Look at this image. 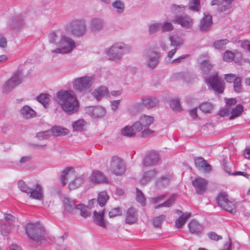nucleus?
I'll use <instances>...</instances> for the list:
<instances>
[{
	"instance_id": "1",
	"label": "nucleus",
	"mask_w": 250,
	"mask_h": 250,
	"mask_svg": "<svg viewBox=\"0 0 250 250\" xmlns=\"http://www.w3.org/2000/svg\"><path fill=\"white\" fill-rule=\"evenodd\" d=\"M49 42L55 44L57 48L52 50V53L68 54L75 47V42L70 37L62 35L59 31H51L48 35Z\"/></svg>"
},
{
	"instance_id": "2",
	"label": "nucleus",
	"mask_w": 250,
	"mask_h": 250,
	"mask_svg": "<svg viewBox=\"0 0 250 250\" xmlns=\"http://www.w3.org/2000/svg\"><path fill=\"white\" fill-rule=\"evenodd\" d=\"M56 97L62 109L68 115L78 111L79 103L72 90H61L57 93Z\"/></svg>"
},
{
	"instance_id": "3",
	"label": "nucleus",
	"mask_w": 250,
	"mask_h": 250,
	"mask_svg": "<svg viewBox=\"0 0 250 250\" xmlns=\"http://www.w3.org/2000/svg\"><path fill=\"white\" fill-rule=\"evenodd\" d=\"M131 50V47L127 44L119 42L113 44L105 50V53L109 60L118 62L121 60L123 56Z\"/></svg>"
},
{
	"instance_id": "4",
	"label": "nucleus",
	"mask_w": 250,
	"mask_h": 250,
	"mask_svg": "<svg viewBox=\"0 0 250 250\" xmlns=\"http://www.w3.org/2000/svg\"><path fill=\"white\" fill-rule=\"evenodd\" d=\"M25 229L28 237L37 243H41L44 240L45 231L44 228L39 223H29L26 225Z\"/></svg>"
},
{
	"instance_id": "5",
	"label": "nucleus",
	"mask_w": 250,
	"mask_h": 250,
	"mask_svg": "<svg viewBox=\"0 0 250 250\" xmlns=\"http://www.w3.org/2000/svg\"><path fill=\"white\" fill-rule=\"evenodd\" d=\"M65 30L74 36L81 37L86 33V25L84 20L76 19L66 25Z\"/></svg>"
},
{
	"instance_id": "6",
	"label": "nucleus",
	"mask_w": 250,
	"mask_h": 250,
	"mask_svg": "<svg viewBox=\"0 0 250 250\" xmlns=\"http://www.w3.org/2000/svg\"><path fill=\"white\" fill-rule=\"evenodd\" d=\"M18 186L19 189L22 192L30 194V198L42 200L43 199V192L42 187L36 184L35 188H30L22 180H20L18 183Z\"/></svg>"
},
{
	"instance_id": "7",
	"label": "nucleus",
	"mask_w": 250,
	"mask_h": 250,
	"mask_svg": "<svg viewBox=\"0 0 250 250\" xmlns=\"http://www.w3.org/2000/svg\"><path fill=\"white\" fill-rule=\"evenodd\" d=\"M95 81L94 76L77 78L74 79L73 84L74 88L77 91L83 92L87 91Z\"/></svg>"
},
{
	"instance_id": "8",
	"label": "nucleus",
	"mask_w": 250,
	"mask_h": 250,
	"mask_svg": "<svg viewBox=\"0 0 250 250\" xmlns=\"http://www.w3.org/2000/svg\"><path fill=\"white\" fill-rule=\"evenodd\" d=\"M219 207L223 209L234 215L236 213V203L234 201L229 200L227 194L224 192L220 193L216 199Z\"/></svg>"
},
{
	"instance_id": "9",
	"label": "nucleus",
	"mask_w": 250,
	"mask_h": 250,
	"mask_svg": "<svg viewBox=\"0 0 250 250\" xmlns=\"http://www.w3.org/2000/svg\"><path fill=\"white\" fill-rule=\"evenodd\" d=\"M206 82L216 93L222 94L224 92L225 87L224 82L218 77L217 73L207 76Z\"/></svg>"
},
{
	"instance_id": "10",
	"label": "nucleus",
	"mask_w": 250,
	"mask_h": 250,
	"mask_svg": "<svg viewBox=\"0 0 250 250\" xmlns=\"http://www.w3.org/2000/svg\"><path fill=\"white\" fill-rule=\"evenodd\" d=\"M22 79L23 75L21 71L15 72L13 76L3 84L2 87V92L4 93L10 92L13 88L22 83Z\"/></svg>"
},
{
	"instance_id": "11",
	"label": "nucleus",
	"mask_w": 250,
	"mask_h": 250,
	"mask_svg": "<svg viewBox=\"0 0 250 250\" xmlns=\"http://www.w3.org/2000/svg\"><path fill=\"white\" fill-rule=\"evenodd\" d=\"M159 104V100L155 97L152 96L143 97L141 103H137L133 105L134 109L140 111L144 107L150 109L156 106Z\"/></svg>"
},
{
	"instance_id": "12",
	"label": "nucleus",
	"mask_w": 250,
	"mask_h": 250,
	"mask_svg": "<svg viewBox=\"0 0 250 250\" xmlns=\"http://www.w3.org/2000/svg\"><path fill=\"white\" fill-rule=\"evenodd\" d=\"M165 197V195H162L151 198L150 199V202L155 205L154 207L155 209H159L163 207L169 208L174 204L176 200V196L175 195H172L167 200L161 203L163 201Z\"/></svg>"
},
{
	"instance_id": "13",
	"label": "nucleus",
	"mask_w": 250,
	"mask_h": 250,
	"mask_svg": "<svg viewBox=\"0 0 250 250\" xmlns=\"http://www.w3.org/2000/svg\"><path fill=\"white\" fill-rule=\"evenodd\" d=\"M109 169L112 173L116 175L123 174L125 171L124 161L117 156L112 157L111 160Z\"/></svg>"
},
{
	"instance_id": "14",
	"label": "nucleus",
	"mask_w": 250,
	"mask_h": 250,
	"mask_svg": "<svg viewBox=\"0 0 250 250\" xmlns=\"http://www.w3.org/2000/svg\"><path fill=\"white\" fill-rule=\"evenodd\" d=\"M144 58L146 66L152 69H154L159 62V54L151 50L146 51Z\"/></svg>"
},
{
	"instance_id": "15",
	"label": "nucleus",
	"mask_w": 250,
	"mask_h": 250,
	"mask_svg": "<svg viewBox=\"0 0 250 250\" xmlns=\"http://www.w3.org/2000/svg\"><path fill=\"white\" fill-rule=\"evenodd\" d=\"M85 111L93 119L101 118L104 117L106 113L104 108L100 106L86 107L85 108Z\"/></svg>"
},
{
	"instance_id": "16",
	"label": "nucleus",
	"mask_w": 250,
	"mask_h": 250,
	"mask_svg": "<svg viewBox=\"0 0 250 250\" xmlns=\"http://www.w3.org/2000/svg\"><path fill=\"white\" fill-rule=\"evenodd\" d=\"M173 22L181 25L183 27L189 29L193 23V20L188 15L176 16L173 19Z\"/></svg>"
},
{
	"instance_id": "17",
	"label": "nucleus",
	"mask_w": 250,
	"mask_h": 250,
	"mask_svg": "<svg viewBox=\"0 0 250 250\" xmlns=\"http://www.w3.org/2000/svg\"><path fill=\"white\" fill-rule=\"evenodd\" d=\"M192 183L199 195H202L207 189V181L201 177H196L192 181Z\"/></svg>"
},
{
	"instance_id": "18",
	"label": "nucleus",
	"mask_w": 250,
	"mask_h": 250,
	"mask_svg": "<svg viewBox=\"0 0 250 250\" xmlns=\"http://www.w3.org/2000/svg\"><path fill=\"white\" fill-rule=\"evenodd\" d=\"M89 27L91 32L99 33L104 29V21L100 18H94L91 20Z\"/></svg>"
},
{
	"instance_id": "19",
	"label": "nucleus",
	"mask_w": 250,
	"mask_h": 250,
	"mask_svg": "<svg viewBox=\"0 0 250 250\" xmlns=\"http://www.w3.org/2000/svg\"><path fill=\"white\" fill-rule=\"evenodd\" d=\"M160 160L159 153L155 151L150 152L143 160L144 166H153L158 163Z\"/></svg>"
},
{
	"instance_id": "20",
	"label": "nucleus",
	"mask_w": 250,
	"mask_h": 250,
	"mask_svg": "<svg viewBox=\"0 0 250 250\" xmlns=\"http://www.w3.org/2000/svg\"><path fill=\"white\" fill-rule=\"evenodd\" d=\"M139 123H134L131 126H126L121 129V133L123 136L131 137L139 132Z\"/></svg>"
},
{
	"instance_id": "21",
	"label": "nucleus",
	"mask_w": 250,
	"mask_h": 250,
	"mask_svg": "<svg viewBox=\"0 0 250 250\" xmlns=\"http://www.w3.org/2000/svg\"><path fill=\"white\" fill-rule=\"evenodd\" d=\"M212 24V16L208 14L204 13V17L200 21L199 27L202 31L209 30Z\"/></svg>"
},
{
	"instance_id": "22",
	"label": "nucleus",
	"mask_w": 250,
	"mask_h": 250,
	"mask_svg": "<svg viewBox=\"0 0 250 250\" xmlns=\"http://www.w3.org/2000/svg\"><path fill=\"white\" fill-rule=\"evenodd\" d=\"M23 18L21 15H18L12 17L9 21V27L14 30H17L22 26Z\"/></svg>"
},
{
	"instance_id": "23",
	"label": "nucleus",
	"mask_w": 250,
	"mask_h": 250,
	"mask_svg": "<svg viewBox=\"0 0 250 250\" xmlns=\"http://www.w3.org/2000/svg\"><path fill=\"white\" fill-rule=\"evenodd\" d=\"M104 209L97 212L95 210L93 212V219L94 223L102 228H106V222L104 219Z\"/></svg>"
},
{
	"instance_id": "24",
	"label": "nucleus",
	"mask_w": 250,
	"mask_h": 250,
	"mask_svg": "<svg viewBox=\"0 0 250 250\" xmlns=\"http://www.w3.org/2000/svg\"><path fill=\"white\" fill-rule=\"evenodd\" d=\"M154 122V118L151 116L143 115L140 117L138 121L135 123H139L138 127L140 128L139 131L142 130L144 127H148Z\"/></svg>"
},
{
	"instance_id": "25",
	"label": "nucleus",
	"mask_w": 250,
	"mask_h": 250,
	"mask_svg": "<svg viewBox=\"0 0 250 250\" xmlns=\"http://www.w3.org/2000/svg\"><path fill=\"white\" fill-rule=\"evenodd\" d=\"M138 219L137 211L132 207L129 208L126 213L125 223L127 224H132L135 223Z\"/></svg>"
},
{
	"instance_id": "26",
	"label": "nucleus",
	"mask_w": 250,
	"mask_h": 250,
	"mask_svg": "<svg viewBox=\"0 0 250 250\" xmlns=\"http://www.w3.org/2000/svg\"><path fill=\"white\" fill-rule=\"evenodd\" d=\"M196 167L200 170L208 172L211 170V167L207 161L202 157H198L194 159Z\"/></svg>"
},
{
	"instance_id": "27",
	"label": "nucleus",
	"mask_w": 250,
	"mask_h": 250,
	"mask_svg": "<svg viewBox=\"0 0 250 250\" xmlns=\"http://www.w3.org/2000/svg\"><path fill=\"white\" fill-rule=\"evenodd\" d=\"M21 113L24 119H30L35 117L36 112L28 105H24L21 109Z\"/></svg>"
},
{
	"instance_id": "28",
	"label": "nucleus",
	"mask_w": 250,
	"mask_h": 250,
	"mask_svg": "<svg viewBox=\"0 0 250 250\" xmlns=\"http://www.w3.org/2000/svg\"><path fill=\"white\" fill-rule=\"evenodd\" d=\"M157 174V171L155 169H151L145 171L140 182L144 185L153 179Z\"/></svg>"
},
{
	"instance_id": "29",
	"label": "nucleus",
	"mask_w": 250,
	"mask_h": 250,
	"mask_svg": "<svg viewBox=\"0 0 250 250\" xmlns=\"http://www.w3.org/2000/svg\"><path fill=\"white\" fill-rule=\"evenodd\" d=\"M188 227L191 233L200 235L202 232V226L195 220L191 221L188 224Z\"/></svg>"
},
{
	"instance_id": "30",
	"label": "nucleus",
	"mask_w": 250,
	"mask_h": 250,
	"mask_svg": "<svg viewBox=\"0 0 250 250\" xmlns=\"http://www.w3.org/2000/svg\"><path fill=\"white\" fill-rule=\"evenodd\" d=\"M63 202L64 208L66 211L72 213L75 209H77V205H76L74 201L69 198L65 197Z\"/></svg>"
},
{
	"instance_id": "31",
	"label": "nucleus",
	"mask_w": 250,
	"mask_h": 250,
	"mask_svg": "<svg viewBox=\"0 0 250 250\" xmlns=\"http://www.w3.org/2000/svg\"><path fill=\"white\" fill-rule=\"evenodd\" d=\"M51 134L56 137L64 136L68 134L69 130L60 126H54L50 129Z\"/></svg>"
},
{
	"instance_id": "32",
	"label": "nucleus",
	"mask_w": 250,
	"mask_h": 250,
	"mask_svg": "<svg viewBox=\"0 0 250 250\" xmlns=\"http://www.w3.org/2000/svg\"><path fill=\"white\" fill-rule=\"evenodd\" d=\"M74 172L72 167H66L63 170L61 176V181L62 186H65L67 184L68 178L71 176L74 175Z\"/></svg>"
},
{
	"instance_id": "33",
	"label": "nucleus",
	"mask_w": 250,
	"mask_h": 250,
	"mask_svg": "<svg viewBox=\"0 0 250 250\" xmlns=\"http://www.w3.org/2000/svg\"><path fill=\"white\" fill-rule=\"evenodd\" d=\"M85 178L86 175L84 174L75 178L74 180L71 181L69 184L68 187L69 189H75L80 187L83 183Z\"/></svg>"
},
{
	"instance_id": "34",
	"label": "nucleus",
	"mask_w": 250,
	"mask_h": 250,
	"mask_svg": "<svg viewBox=\"0 0 250 250\" xmlns=\"http://www.w3.org/2000/svg\"><path fill=\"white\" fill-rule=\"evenodd\" d=\"M107 93V88L105 86H102L94 90L92 93V95L99 101L106 96Z\"/></svg>"
},
{
	"instance_id": "35",
	"label": "nucleus",
	"mask_w": 250,
	"mask_h": 250,
	"mask_svg": "<svg viewBox=\"0 0 250 250\" xmlns=\"http://www.w3.org/2000/svg\"><path fill=\"white\" fill-rule=\"evenodd\" d=\"M91 181L96 183H106L108 182V179L104 176V174L98 171L93 172Z\"/></svg>"
},
{
	"instance_id": "36",
	"label": "nucleus",
	"mask_w": 250,
	"mask_h": 250,
	"mask_svg": "<svg viewBox=\"0 0 250 250\" xmlns=\"http://www.w3.org/2000/svg\"><path fill=\"white\" fill-rule=\"evenodd\" d=\"M243 111V105L241 104H237L235 107L230 110L231 115L229 117V120H232L239 117Z\"/></svg>"
},
{
	"instance_id": "37",
	"label": "nucleus",
	"mask_w": 250,
	"mask_h": 250,
	"mask_svg": "<svg viewBox=\"0 0 250 250\" xmlns=\"http://www.w3.org/2000/svg\"><path fill=\"white\" fill-rule=\"evenodd\" d=\"M77 209L80 211V214L84 218H87L91 215L90 211V208L88 206H85L83 204H80L76 207Z\"/></svg>"
},
{
	"instance_id": "38",
	"label": "nucleus",
	"mask_w": 250,
	"mask_h": 250,
	"mask_svg": "<svg viewBox=\"0 0 250 250\" xmlns=\"http://www.w3.org/2000/svg\"><path fill=\"white\" fill-rule=\"evenodd\" d=\"M231 4L225 1V0H221L220 3L218 7V11L219 12L229 13L231 9Z\"/></svg>"
},
{
	"instance_id": "39",
	"label": "nucleus",
	"mask_w": 250,
	"mask_h": 250,
	"mask_svg": "<svg viewBox=\"0 0 250 250\" xmlns=\"http://www.w3.org/2000/svg\"><path fill=\"white\" fill-rule=\"evenodd\" d=\"M109 197L105 191H101L98 194L97 202L100 206L103 207L108 200Z\"/></svg>"
},
{
	"instance_id": "40",
	"label": "nucleus",
	"mask_w": 250,
	"mask_h": 250,
	"mask_svg": "<svg viewBox=\"0 0 250 250\" xmlns=\"http://www.w3.org/2000/svg\"><path fill=\"white\" fill-rule=\"evenodd\" d=\"M112 6L116 10V13L118 14L123 13L125 10V4L121 0H115L112 3Z\"/></svg>"
},
{
	"instance_id": "41",
	"label": "nucleus",
	"mask_w": 250,
	"mask_h": 250,
	"mask_svg": "<svg viewBox=\"0 0 250 250\" xmlns=\"http://www.w3.org/2000/svg\"><path fill=\"white\" fill-rule=\"evenodd\" d=\"M191 216L190 213L183 214L175 222V225L177 228H181L185 224L187 220Z\"/></svg>"
},
{
	"instance_id": "42",
	"label": "nucleus",
	"mask_w": 250,
	"mask_h": 250,
	"mask_svg": "<svg viewBox=\"0 0 250 250\" xmlns=\"http://www.w3.org/2000/svg\"><path fill=\"white\" fill-rule=\"evenodd\" d=\"M50 96L46 93H42L36 97L37 100L46 108L50 100Z\"/></svg>"
},
{
	"instance_id": "43",
	"label": "nucleus",
	"mask_w": 250,
	"mask_h": 250,
	"mask_svg": "<svg viewBox=\"0 0 250 250\" xmlns=\"http://www.w3.org/2000/svg\"><path fill=\"white\" fill-rule=\"evenodd\" d=\"M136 200L142 206L146 205V199L143 192L138 188H136Z\"/></svg>"
},
{
	"instance_id": "44",
	"label": "nucleus",
	"mask_w": 250,
	"mask_h": 250,
	"mask_svg": "<svg viewBox=\"0 0 250 250\" xmlns=\"http://www.w3.org/2000/svg\"><path fill=\"white\" fill-rule=\"evenodd\" d=\"M201 70L202 73L208 74L212 68V65L208 61H204L201 63Z\"/></svg>"
},
{
	"instance_id": "45",
	"label": "nucleus",
	"mask_w": 250,
	"mask_h": 250,
	"mask_svg": "<svg viewBox=\"0 0 250 250\" xmlns=\"http://www.w3.org/2000/svg\"><path fill=\"white\" fill-rule=\"evenodd\" d=\"M189 8L193 11H199L201 8L200 0H189Z\"/></svg>"
},
{
	"instance_id": "46",
	"label": "nucleus",
	"mask_w": 250,
	"mask_h": 250,
	"mask_svg": "<svg viewBox=\"0 0 250 250\" xmlns=\"http://www.w3.org/2000/svg\"><path fill=\"white\" fill-rule=\"evenodd\" d=\"M229 41L227 39L220 40L214 42L213 46L218 50H224Z\"/></svg>"
},
{
	"instance_id": "47",
	"label": "nucleus",
	"mask_w": 250,
	"mask_h": 250,
	"mask_svg": "<svg viewBox=\"0 0 250 250\" xmlns=\"http://www.w3.org/2000/svg\"><path fill=\"white\" fill-rule=\"evenodd\" d=\"M170 108L175 112H179L182 110L180 101L178 99H172L170 101Z\"/></svg>"
},
{
	"instance_id": "48",
	"label": "nucleus",
	"mask_w": 250,
	"mask_h": 250,
	"mask_svg": "<svg viewBox=\"0 0 250 250\" xmlns=\"http://www.w3.org/2000/svg\"><path fill=\"white\" fill-rule=\"evenodd\" d=\"M213 108L212 104L208 102L203 103L199 105L200 109L205 113H210Z\"/></svg>"
},
{
	"instance_id": "49",
	"label": "nucleus",
	"mask_w": 250,
	"mask_h": 250,
	"mask_svg": "<svg viewBox=\"0 0 250 250\" xmlns=\"http://www.w3.org/2000/svg\"><path fill=\"white\" fill-rule=\"evenodd\" d=\"M168 38L170 42V45L175 47V48L178 49L183 44V41L178 38H175L172 36H169Z\"/></svg>"
},
{
	"instance_id": "50",
	"label": "nucleus",
	"mask_w": 250,
	"mask_h": 250,
	"mask_svg": "<svg viewBox=\"0 0 250 250\" xmlns=\"http://www.w3.org/2000/svg\"><path fill=\"white\" fill-rule=\"evenodd\" d=\"M85 125V122L83 120H79L72 124L73 130L76 131H81Z\"/></svg>"
},
{
	"instance_id": "51",
	"label": "nucleus",
	"mask_w": 250,
	"mask_h": 250,
	"mask_svg": "<svg viewBox=\"0 0 250 250\" xmlns=\"http://www.w3.org/2000/svg\"><path fill=\"white\" fill-rule=\"evenodd\" d=\"M160 28L162 32H170L174 29L172 24L167 21L161 23Z\"/></svg>"
},
{
	"instance_id": "52",
	"label": "nucleus",
	"mask_w": 250,
	"mask_h": 250,
	"mask_svg": "<svg viewBox=\"0 0 250 250\" xmlns=\"http://www.w3.org/2000/svg\"><path fill=\"white\" fill-rule=\"evenodd\" d=\"M51 135V132L50 130H47L44 131H41L38 132L36 134V137L39 140H46L49 138Z\"/></svg>"
},
{
	"instance_id": "53",
	"label": "nucleus",
	"mask_w": 250,
	"mask_h": 250,
	"mask_svg": "<svg viewBox=\"0 0 250 250\" xmlns=\"http://www.w3.org/2000/svg\"><path fill=\"white\" fill-rule=\"evenodd\" d=\"M161 23L155 22L150 24L148 26V33L150 35H152L156 33L160 29Z\"/></svg>"
},
{
	"instance_id": "54",
	"label": "nucleus",
	"mask_w": 250,
	"mask_h": 250,
	"mask_svg": "<svg viewBox=\"0 0 250 250\" xmlns=\"http://www.w3.org/2000/svg\"><path fill=\"white\" fill-rule=\"evenodd\" d=\"M166 215H165L162 214L159 215L153 218L152 223L155 227L159 228L161 227L162 222L164 221Z\"/></svg>"
},
{
	"instance_id": "55",
	"label": "nucleus",
	"mask_w": 250,
	"mask_h": 250,
	"mask_svg": "<svg viewBox=\"0 0 250 250\" xmlns=\"http://www.w3.org/2000/svg\"><path fill=\"white\" fill-rule=\"evenodd\" d=\"M234 90L237 93H240L242 90L241 79L240 77H237L235 81L233 82Z\"/></svg>"
},
{
	"instance_id": "56",
	"label": "nucleus",
	"mask_w": 250,
	"mask_h": 250,
	"mask_svg": "<svg viewBox=\"0 0 250 250\" xmlns=\"http://www.w3.org/2000/svg\"><path fill=\"white\" fill-rule=\"evenodd\" d=\"M185 6L183 5L172 4L171 6V10L173 13L178 14L183 12Z\"/></svg>"
},
{
	"instance_id": "57",
	"label": "nucleus",
	"mask_w": 250,
	"mask_h": 250,
	"mask_svg": "<svg viewBox=\"0 0 250 250\" xmlns=\"http://www.w3.org/2000/svg\"><path fill=\"white\" fill-rule=\"evenodd\" d=\"M169 177L167 175L162 177L157 181L156 186L158 188H161V187L167 184L169 182Z\"/></svg>"
},
{
	"instance_id": "58",
	"label": "nucleus",
	"mask_w": 250,
	"mask_h": 250,
	"mask_svg": "<svg viewBox=\"0 0 250 250\" xmlns=\"http://www.w3.org/2000/svg\"><path fill=\"white\" fill-rule=\"evenodd\" d=\"M234 56V54L232 52L227 51L224 54L223 59L224 61L230 62L233 61Z\"/></svg>"
},
{
	"instance_id": "59",
	"label": "nucleus",
	"mask_w": 250,
	"mask_h": 250,
	"mask_svg": "<svg viewBox=\"0 0 250 250\" xmlns=\"http://www.w3.org/2000/svg\"><path fill=\"white\" fill-rule=\"evenodd\" d=\"M122 214V209L120 208H115L109 212V217H114Z\"/></svg>"
},
{
	"instance_id": "60",
	"label": "nucleus",
	"mask_w": 250,
	"mask_h": 250,
	"mask_svg": "<svg viewBox=\"0 0 250 250\" xmlns=\"http://www.w3.org/2000/svg\"><path fill=\"white\" fill-rule=\"evenodd\" d=\"M230 113V109L228 107H224L221 108L218 112V114L220 117H225L229 115Z\"/></svg>"
},
{
	"instance_id": "61",
	"label": "nucleus",
	"mask_w": 250,
	"mask_h": 250,
	"mask_svg": "<svg viewBox=\"0 0 250 250\" xmlns=\"http://www.w3.org/2000/svg\"><path fill=\"white\" fill-rule=\"evenodd\" d=\"M208 237L212 240L218 241L222 239V237L219 235L217 234L214 232H209L208 233Z\"/></svg>"
},
{
	"instance_id": "62",
	"label": "nucleus",
	"mask_w": 250,
	"mask_h": 250,
	"mask_svg": "<svg viewBox=\"0 0 250 250\" xmlns=\"http://www.w3.org/2000/svg\"><path fill=\"white\" fill-rule=\"evenodd\" d=\"M237 78L235 75L232 73L226 74L225 77L226 81L230 83L234 82Z\"/></svg>"
},
{
	"instance_id": "63",
	"label": "nucleus",
	"mask_w": 250,
	"mask_h": 250,
	"mask_svg": "<svg viewBox=\"0 0 250 250\" xmlns=\"http://www.w3.org/2000/svg\"><path fill=\"white\" fill-rule=\"evenodd\" d=\"M4 215H5V217H4L5 220L6 222H7V223L9 224H10L12 222H15L16 219V217L15 216H13L12 215H11V214L5 213L4 214Z\"/></svg>"
},
{
	"instance_id": "64",
	"label": "nucleus",
	"mask_w": 250,
	"mask_h": 250,
	"mask_svg": "<svg viewBox=\"0 0 250 250\" xmlns=\"http://www.w3.org/2000/svg\"><path fill=\"white\" fill-rule=\"evenodd\" d=\"M179 75L183 78L184 81L189 82L191 81L190 75L188 73L180 72Z\"/></svg>"
}]
</instances>
